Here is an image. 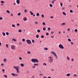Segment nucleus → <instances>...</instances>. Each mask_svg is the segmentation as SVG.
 Returning a JSON list of instances; mask_svg holds the SVG:
<instances>
[{"mask_svg": "<svg viewBox=\"0 0 78 78\" xmlns=\"http://www.w3.org/2000/svg\"><path fill=\"white\" fill-rule=\"evenodd\" d=\"M31 61L32 62H37V63L39 62V60L36 58L32 59Z\"/></svg>", "mask_w": 78, "mask_h": 78, "instance_id": "1", "label": "nucleus"}, {"mask_svg": "<svg viewBox=\"0 0 78 78\" xmlns=\"http://www.w3.org/2000/svg\"><path fill=\"white\" fill-rule=\"evenodd\" d=\"M48 62L49 63H51L52 62H53V59L52 58V57H49L48 58Z\"/></svg>", "mask_w": 78, "mask_h": 78, "instance_id": "2", "label": "nucleus"}, {"mask_svg": "<svg viewBox=\"0 0 78 78\" xmlns=\"http://www.w3.org/2000/svg\"><path fill=\"white\" fill-rule=\"evenodd\" d=\"M51 53L52 54V55H54V56H55L56 58V59L58 58V57H57V55H56V53H55V52L52 51L51 52Z\"/></svg>", "mask_w": 78, "mask_h": 78, "instance_id": "3", "label": "nucleus"}, {"mask_svg": "<svg viewBox=\"0 0 78 78\" xmlns=\"http://www.w3.org/2000/svg\"><path fill=\"white\" fill-rule=\"evenodd\" d=\"M59 47L61 48V49H64V47L61 44H60L59 45Z\"/></svg>", "mask_w": 78, "mask_h": 78, "instance_id": "4", "label": "nucleus"}, {"mask_svg": "<svg viewBox=\"0 0 78 78\" xmlns=\"http://www.w3.org/2000/svg\"><path fill=\"white\" fill-rule=\"evenodd\" d=\"M11 75H12V76H18V74H14V73H12L11 74Z\"/></svg>", "mask_w": 78, "mask_h": 78, "instance_id": "5", "label": "nucleus"}, {"mask_svg": "<svg viewBox=\"0 0 78 78\" xmlns=\"http://www.w3.org/2000/svg\"><path fill=\"white\" fill-rule=\"evenodd\" d=\"M26 42L28 44H30L31 43V41L29 40H26Z\"/></svg>", "mask_w": 78, "mask_h": 78, "instance_id": "6", "label": "nucleus"}, {"mask_svg": "<svg viewBox=\"0 0 78 78\" xmlns=\"http://www.w3.org/2000/svg\"><path fill=\"white\" fill-rule=\"evenodd\" d=\"M11 49H12V50H14V48H14V45H12L11 46Z\"/></svg>", "mask_w": 78, "mask_h": 78, "instance_id": "7", "label": "nucleus"}, {"mask_svg": "<svg viewBox=\"0 0 78 78\" xmlns=\"http://www.w3.org/2000/svg\"><path fill=\"white\" fill-rule=\"evenodd\" d=\"M23 20L24 21H26L27 20V18L26 17H24L23 18Z\"/></svg>", "mask_w": 78, "mask_h": 78, "instance_id": "8", "label": "nucleus"}, {"mask_svg": "<svg viewBox=\"0 0 78 78\" xmlns=\"http://www.w3.org/2000/svg\"><path fill=\"white\" fill-rule=\"evenodd\" d=\"M13 68H14V69H16V70H17V69H19V68H18V67L16 66H13Z\"/></svg>", "mask_w": 78, "mask_h": 78, "instance_id": "9", "label": "nucleus"}, {"mask_svg": "<svg viewBox=\"0 0 78 78\" xmlns=\"http://www.w3.org/2000/svg\"><path fill=\"white\" fill-rule=\"evenodd\" d=\"M16 3L17 4H19L20 3V0H16Z\"/></svg>", "mask_w": 78, "mask_h": 78, "instance_id": "10", "label": "nucleus"}, {"mask_svg": "<svg viewBox=\"0 0 78 78\" xmlns=\"http://www.w3.org/2000/svg\"><path fill=\"white\" fill-rule=\"evenodd\" d=\"M16 70L17 71V73H20V71H19V68L16 69Z\"/></svg>", "mask_w": 78, "mask_h": 78, "instance_id": "11", "label": "nucleus"}, {"mask_svg": "<svg viewBox=\"0 0 78 78\" xmlns=\"http://www.w3.org/2000/svg\"><path fill=\"white\" fill-rule=\"evenodd\" d=\"M2 34L4 36H6V34H5V33L4 32H2Z\"/></svg>", "mask_w": 78, "mask_h": 78, "instance_id": "12", "label": "nucleus"}, {"mask_svg": "<svg viewBox=\"0 0 78 78\" xmlns=\"http://www.w3.org/2000/svg\"><path fill=\"white\" fill-rule=\"evenodd\" d=\"M6 12H7V13H8L9 14H10V12H9V11L8 10H7L6 11Z\"/></svg>", "mask_w": 78, "mask_h": 78, "instance_id": "13", "label": "nucleus"}, {"mask_svg": "<svg viewBox=\"0 0 78 78\" xmlns=\"http://www.w3.org/2000/svg\"><path fill=\"white\" fill-rule=\"evenodd\" d=\"M30 13L31 15H33V14H34V13H33L32 12H31V11H30Z\"/></svg>", "mask_w": 78, "mask_h": 78, "instance_id": "14", "label": "nucleus"}, {"mask_svg": "<svg viewBox=\"0 0 78 78\" xmlns=\"http://www.w3.org/2000/svg\"><path fill=\"white\" fill-rule=\"evenodd\" d=\"M43 31H45L46 30V28L45 27H44L43 28Z\"/></svg>", "mask_w": 78, "mask_h": 78, "instance_id": "15", "label": "nucleus"}, {"mask_svg": "<svg viewBox=\"0 0 78 78\" xmlns=\"http://www.w3.org/2000/svg\"><path fill=\"white\" fill-rule=\"evenodd\" d=\"M20 66H21V67H24V65H23V63H21Z\"/></svg>", "mask_w": 78, "mask_h": 78, "instance_id": "16", "label": "nucleus"}, {"mask_svg": "<svg viewBox=\"0 0 78 78\" xmlns=\"http://www.w3.org/2000/svg\"><path fill=\"white\" fill-rule=\"evenodd\" d=\"M12 41H15V42L17 41V40L16 39H14V38H12Z\"/></svg>", "mask_w": 78, "mask_h": 78, "instance_id": "17", "label": "nucleus"}, {"mask_svg": "<svg viewBox=\"0 0 78 78\" xmlns=\"http://www.w3.org/2000/svg\"><path fill=\"white\" fill-rule=\"evenodd\" d=\"M62 25H66L65 23H63L61 24Z\"/></svg>", "mask_w": 78, "mask_h": 78, "instance_id": "18", "label": "nucleus"}, {"mask_svg": "<svg viewBox=\"0 0 78 78\" xmlns=\"http://www.w3.org/2000/svg\"><path fill=\"white\" fill-rule=\"evenodd\" d=\"M6 60H7V59L6 58H4V62H6Z\"/></svg>", "mask_w": 78, "mask_h": 78, "instance_id": "19", "label": "nucleus"}, {"mask_svg": "<svg viewBox=\"0 0 78 78\" xmlns=\"http://www.w3.org/2000/svg\"><path fill=\"white\" fill-rule=\"evenodd\" d=\"M12 27H13L14 28H15V25H14V24H12Z\"/></svg>", "mask_w": 78, "mask_h": 78, "instance_id": "20", "label": "nucleus"}, {"mask_svg": "<svg viewBox=\"0 0 78 78\" xmlns=\"http://www.w3.org/2000/svg\"><path fill=\"white\" fill-rule=\"evenodd\" d=\"M27 53H28V54H30V55H31V52L30 51H28L27 52Z\"/></svg>", "mask_w": 78, "mask_h": 78, "instance_id": "21", "label": "nucleus"}, {"mask_svg": "<svg viewBox=\"0 0 78 78\" xmlns=\"http://www.w3.org/2000/svg\"><path fill=\"white\" fill-rule=\"evenodd\" d=\"M67 59L68 60H70V58H69V56L67 57Z\"/></svg>", "mask_w": 78, "mask_h": 78, "instance_id": "22", "label": "nucleus"}, {"mask_svg": "<svg viewBox=\"0 0 78 78\" xmlns=\"http://www.w3.org/2000/svg\"><path fill=\"white\" fill-rule=\"evenodd\" d=\"M18 31L20 33H21V32H22V30L20 29V30H19Z\"/></svg>", "mask_w": 78, "mask_h": 78, "instance_id": "23", "label": "nucleus"}, {"mask_svg": "<svg viewBox=\"0 0 78 78\" xmlns=\"http://www.w3.org/2000/svg\"><path fill=\"white\" fill-rule=\"evenodd\" d=\"M36 15L37 16H39V13H37Z\"/></svg>", "mask_w": 78, "mask_h": 78, "instance_id": "24", "label": "nucleus"}, {"mask_svg": "<svg viewBox=\"0 0 78 78\" xmlns=\"http://www.w3.org/2000/svg\"><path fill=\"white\" fill-rule=\"evenodd\" d=\"M24 12H28L27 10L26 9H24Z\"/></svg>", "mask_w": 78, "mask_h": 78, "instance_id": "25", "label": "nucleus"}, {"mask_svg": "<svg viewBox=\"0 0 78 78\" xmlns=\"http://www.w3.org/2000/svg\"><path fill=\"white\" fill-rule=\"evenodd\" d=\"M44 49L45 50H48V48H44Z\"/></svg>", "mask_w": 78, "mask_h": 78, "instance_id": "26", "label": "nucleus"}, {"mask_svg": "<svg viewBox=\"0 0 78 78\" xmlns=\"http://www.w3.org/2000/svg\"><path fill=\"white\" fill-rule=\"evenodd\" d=\"M37 32H38V33H40V32H41V30H37Z\"/></svg>", "mask_w": 78, "mask_h": 78, "instance_id": "27", "label": "nucleus"}, {"mask_svg": "<svg viewBox=\"0 0 78 78\" xmlns=\"http://www.w3.org/2000/svg\"><path fill=\"white\" fill-rule=\"evenodd\" d=\"M42 24H43V25H45V22H43L42 23Z\"/></svg>", "mask_w": 78, "mask_h": 78, "instance_id": "28", "label": "nucleus"}, {"mask_svg": "<svg viewBox=\"0 0 78 78\" xmlns=\"http://www.w3.org/2000/svg\"><path fill=\"white\" fill-rule=\"evenodd\" d=\"M41 17H42V18H44V15L42 14L41 15Z\"/></svg>", "mask_w": 78, "mask_h": 78, "instance_id": "29", "label": "nucleus"}, {"mask_svg": "<svg viewBox=\"0 0 78 78\" xmlns=\"http://www.w3.org/2000/svg\"><path fill=\"white\" fill-rule=\"evenodd\" d=\"M62 14H63L64 15H66V13H65V12H62Z\"/></svg>", "mask_w": 78, "mask_h": 78, "instance_id": "30", "label": "nucleus"}, {"mask_svg": "<svg viewBox=\"0 0 78 78\" xmlns=\"http://www.w3.org/2000/svg\"><path fill=\"white\" fill-rule=\"evenodd\" d=\"M1 2L2 3H5V2L3 1H1Z\"/></svg>", "mask_w": 78, "mask_h": 78, "instance_id": "31", "label": "nucleus"}, {"mask_svg": "<svg viewBox=\"0 0 78 78\" xmlns=\"http://www.w3.org/2000/svg\"><path fill=\"white\" fill-rule=\"evenodd\" d=\"M70 73H68L67 74L66 76H70Z\"/></svg>", "mask_w": 78, "mask_h": 78, "instance_id": "32", "label": "nucleus"}, {"mask_svg": "<svg viewBox=\"0 0 78 78\" xmlns=\"http://www.w3.org/2000/svg\"><path fill=\"white\" fill-rule=\"evenodd\" d=\"M41 38H44V36L43 35H42L41 36Z\"/></svg>", "mask_w": 78, "mask_h": 78, "instance_id": "33", "label": "nucleus"}, {"mask_svg": "<svg viewBox=\"0 0 78 78\" xmlns=\"http://www.w3.org/2000/svg\"><path fill=\"white\" fill-rule=\"evenodd\" d=\"M36 37H37V38H38L39 37V35L37 34L36 35Z\"/></svg>", "mask_w": 78, "mask_h": 78, "instance_id": "34", "label": "nucleus"}, {"mask_svg": "<svg viewBox=\"0 0 78 78\" xmlns=\"http://www.w3.org/2000/svg\"><path fill=\"white\" fill-rule=\"evenodd\" d=\"M39 75H40V76H43V74H42L41 73H40L39 74Z\"/></svg>", "mask_w": 78, "mask_h": 78, "instance_id": "35", "label": "nucleus"}, {"mask_svg": "<svg viewBox=\"0 0 78 78\" xmlns=\"http://www.w3.org/2000/svg\"><path fill=\"white\" fill-rule=\"evenodd\" d=\"M49 6H50V7H52L53 6V5H52V4H50L49 5Z\"/></svg>", "mask_w": 78, "mask_h": 78, "instance_id": "36", "label": "nucleus"}, {"mask_svg": "<svg viewBox=\"0 0 78 78\" xmlns=\"http://www.w3.org/2000/svg\"><path fill=\"white\" fill-rule=\"evenodd\" d=\"M49 34V33H46V36H48Z\"/></svg>", "mask_w": 78, "mask_h": 78, "instance_id": "37", "label": "nucleus"}, {"mask_svg": "<svg viewBox=\"0 0 78 78\" xmlns=\"http://www.w3.org/2000/svg\"><path fill=\"white\" fill-rule=\"evenodd\" d=\"M21 14V13H20V12H19V13L17 15L18 16H20Z\"/></svg>", "mask_w": 78, "mask_h": 78, "instance_id": "38", "label": "nucleus"}, {"mask_svg": "<svg viewBox=\"0 0 78 78\" xmlns=\"http://www.w3.org/2000/svg\"><path fill=\"white\" fill-rule=\"evenodd\" d=\"M2 71L3 72V73H5V69H2Z\"/></svg>", "mask_w": 78, "mask_h": 78, "instance_id": "39", "label": "nucleus"}, {"mask_svg": "<svg viewBox=\"0 0 78 78\" xmlns=\"http://www.w3.org/2000/svg\"><path fill=\"white\" fill-rule=\"evenodd\" d=\"M43 66H46L47 65V64L45 63H43Z\"/></svg>", "mask_w": 78, "mask_h": 78, "instance_id": "40", "label": "nucleus"}, {"mask_svg": "<svg viewBox=\"0 0 78 78\" xmlns=\"http://www.w3.org/2000/svg\"><path fill=\"white\" fill-rule=\"evenodd\" d=\"M4 77H5V78H7V76L6 75H4Z\"/></svg>", "mask_w": 78, "mask_h": 78, "instance_id": "41", "label": "nucleus"}, {"mask_svg": "<svg viewBox=\"0 0 78 78\" xmlns=\"http://www.w3.org/2000/svg\"><path fill=\"white\" fill-rule=\"evenodd\" d=\"M74 31H75V32H77V31H78V30H77V29H76L74 30Z\"/></svg>", "mask_w": 78, "mask_h": 78, "instance_id": "42", "label": "nucleus"}, {"mask_svg": "<svg viewBox=\"0 0 78 78\" xmlns=\"http://www.w3.org/2000/svg\"><path fill=\"white\" fill-rule=\"evenodd\" d=\"M35 68H36V66H32V68H33V69H34Z\"/></svg>", "mask_w": 78, "mask_h": 78, "instance_id": "43", "label": "nucleus"}, {"mask_svg": "<svg viewBox=\"0 0 78 78\" xmlns=\"http://www.w3.org/2000/svg\"><path fill=\"white\" fill-rule=\"evenodd\" d=\"M70 12L72 13V12H73V10H70Z\"/></svg>", "mask_w": 78, "mask_h": 78, "instance_id": "44", "label": "nucleus"}, {"mask_svg": "<svg viewBox=\"0 0 78 78\" xmlns=\"http://www.w3.org/2000/svg\"><path fill=\"white\" fill-rule=\"evenodd\" d=\"M6 47H7V48H8V44H6Z\"/></svg>", "mask_w": 78, "mask_h": 78, "instance_id": "45", "label": "nucleus"}, {"mask_svg": "<svg viewBox=\"0 0 78 78\" xmlns=\"http://www.w3.org/2000/svg\"><path fill=\"white\" fill-rule=\"evenodd\" d=\"M9 33L8 32H6V35H9Z\"/></svg>", "mask_w": 78, "mask_h": 78, "instance_id": "46", "label": "nucleus"}, {"mask_svg": "<svg viewBox=\"0 0 78 78\" xmlns=\"http://www.w3.org/2000/svg\"><path fill=\"white\" fill-rule=\"evenodd\" d=\"M37 65H38V64H34V66H37Z\"/></svg>", "mask_w": 78, "mask_h": 78, "instance_id": "47", "label": "nucleus"}, {"mask_svg": "<svg viewBox=\"0 0 78 78\" xmlns=\"http://www.w3.org/2000/svg\"><path fill=\"white\" fill-rule=\"evenodd\" d=\"M0 20H3V18L2 17H0Z\"/></svg>", "mask_w": 78, "mask_h": 78, "instance_id": "48", "label": "nucleus"}, {"mask_svg": "<svg viewBox=\"0 0 78 78\" xmlns=\"http://www.w3.org/2000/svg\"><path fill=\"white\" fill-rule=\"evenodd\" d=\"M68 41H69V42H71V40H70V39H68Z\"/></svg>", "mask_w": 78, "mask_h": 78, "instance_id": "49", "label": "nucleus"}, {"mask_svg": "<svg viewBox=\"0 0 78 78\" xmlns=\"http://www.w3.org/2000/svg\"><path fill=\"white\" fill-rule=\"evenodd\" d=\"M25 41V39H22V41L23 42H24Z\"/></svg>", "mask_w": 78, "mask_h": 78, "instance_id": "50", "label": "nucleus"}, {"mask_svg": "<svg viewBox=\"0 0 78 78\" xmlns=\"http://www.w3.org/2000/svg\"><path fill=\"white\" fill-rule=\"evenodd\" d=\"M19 44H20V45H21L22 43V42H19Z\"/></svg>", "mask_w": 78, "mask_h": 78, "instance_id": "51", "label": "nucleus"}, {"mask_svg": "<svg viewBox=\"0 0 78 78\" xmlns=\"http://www.w3.org/2000/svg\"><path fill=\"white\" fill-rule=\"evenodd\" d=\"M51 71H52V72H53V71H54V69H51Z\"/></svg>", "mask_w": 78, "mask_h": 78, "instance_id": "52", "label": "nucleus"}, {"mask_svg": "<svg viewBox=\"0 0 78 78\" xmlns=\"http://www.w3.org/2000/svg\"><path fill=\"white\" fill-rule=\"evenodd\" d=\"M32 42H33V43H34V40H32Z\"/></svg>", "mask_w": 78, "mask_h": 78, "instance_id": "53", "label": "nucleus"}, {"mask_svg": "<svg viewBox=\"0 0 78 78\" xmlns=\"http://www.w3.org/2000/svg\"><path fill=\"white\" fill-rule=\"evenodd\" d=\"M73 61H74L73 58H72L71 59V61H72V62H73Z\"/></svg>", "mask_w": 78, "mask_h": 78, "instance_id": "54", "label": "nucleus"}, {"mask_svg": "<svg viewBox=\"0 0 78 78\" xmlns=\"http://www.w3.org/2000/svg\"><path fill=\"white\" fill-rule=\"evenodd\" d=\"M35 23V24H38V23L37 22H36Z\"/></svg>", "mask_w": 78, "mask_h": 78, "instance_id": "55", "label": "nucleus"}, {"mask_svg": "<svg viewBox=\"0 0 78 78\" xmlns=\"http://www.w3.org/2000/svg\"><path fill=\"white\" fill-rule=\"evenodd\" d=\"M19 58V59H20V60H22V58H21V57H20Z\"/></svg>", "mask_w": 78, "mask_h": 78, "instance_id": "56", "label": "nucleus"}, {"mask_svg": "<svg viewBox=\"0 0 78 78\" xmlns=\"http://www.w3.org/2000/svg\"><path fill=\"white\" fill-rule=\"evenodd\" d=\"M17 26H19V25H20V24H19V23H17Z\"/></svg>", "mask_w": 78, "mask_h": 78, "instance_id": "57", "label": "nucleus"}, {"mask_svg": "<svg viewBox=\"0 0 78 78\" xmlns=\"http://www.w3.org/2000/svg\"><path fill=\"white\" fill-rule=\"evenodd\" d=\"M51 38H54V36H51Z\"/></svg>", "mask_w": 78, "mask_h": 78, "instance_id": "58", "label": "nucleus"}, {"mask_svg": "<svg viewBox=\"0 0 78 78\" xmlns=\"http://www.w3.org/2000/svg\"><path fill=\"white\" fill-rule=\"evenodd\" d=\"M60 5L61 6H62V3H60Z\"/></svg>", "mask_w": 78, "mask_h": 78, "instance_id": "59", "label": "nucleus"}, {"mask_svg": "<svg viewBox=\"0 0 78 78\" xmlns=\"http://www.w3.org/2000/svg\"><path fill=\"white\" fill-rule=\"evenodd\" d=\"M48 30H50V27H48Z\"/></svg>", "mask_w": 78, "mask_h": 78, "instance_id": "60", "label": "nucleus"}, {"mask_svg": "<svg viewBox=\"0 0 78 78\" xmlns=\"http://www.w3.org/2000/svg\"><path fill=\"white\" fill-rule=\"evenodd\" d=\"M51 19H53V16H51V17H50Z\"/></svg>", "mask_w": 78, "mask_h": 78, "instance_id": "61", "label": "nucleus"}, {"mask_svg": "<svg viewBox=\"0 0 78 78\" xmlns=\"http://www.w3.org/2000/svg\"><path fill=\"white\" fill-rule=\"evenodd\" d=\"M52 3H53V4H54V1H52Z\"/></svg>", "mask_w": 78, "mask_h": 78, "instance_id": "62", "label": "nucleus"}, {"mask_svg": "<svg viewBox=\"0 0 78 78\" xmlns=\"http://www.w3.org/2000/svg\"><path fill=\"white\" fill-rule=\"evenodd\" d=\"M43 78H47V77H45L44 76H43Z\"/></svg>", "mask_w": 78, "mask_h": 78, "instance_id": "63", "label": "nucleus"}, {"mask_svg": "<svg viewBox=\"0 0 78 78\" xmlns=\"http://www.w3.org/2000/svg\"><path fill=\"white\" fill-rule=\"evenodd\" d=\"M48 78H51V77H50V76H48Z\"/></svg>", "mask_w": 78, "mask_h": 78, "instance_id": "64", "label": "nucleus"}]
</instances>
